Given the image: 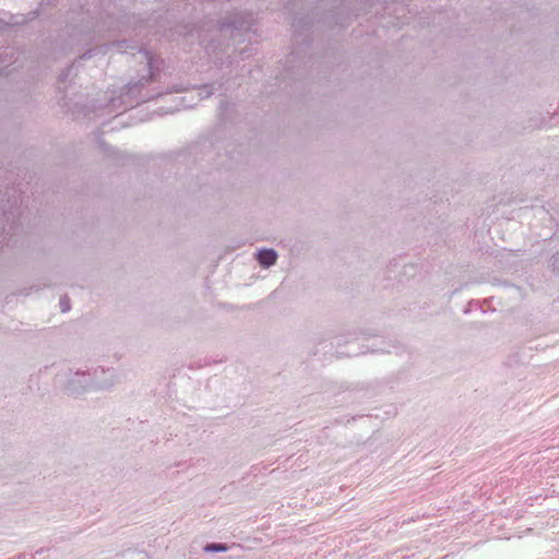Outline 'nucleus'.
Instances as JSON below:
<instances>
[{
  "instance_id": "2",
  "label": "nucleus",
  "mask_w": 559,
  "mask_h": 559,
  "mask_svg": "<svg viewBox=\"0 0 559 559\" xmlns=\"http://www.w3.org/2000/svg\"><path fill=\"white\" fill-rule=\"evenodd\" d=\"M257 260L262 267H270L277 261V252L274 249H260L257 254Z\"/></svg>"
},
{
  "instance_id": "7",
  "label": "nucleus",
  "mask_w": 559,
  "mask_h": 559,
  "mask_svg": "<svg viewBox=\"0 0 559 559\" xmlns=\"http://www.w3.org/2000/svg\"><path fill=\"white\" fill-rule=\"evenodd\" d=\"M60 305H61L62 312H66L69 310V306L63 299L60 300Z\"/></svg>"
},
{
  "instance_id": "1",
  "label": "nucleus",
  "mask_w": 559,
  "mask_h": 559,
  "mask_svg": "<svg viewBox=\"0 0 559 559\" xmlns=\"http://www.w3.org/2000/svg\"><path fill=\"white\" fill-rule=\"evenodd\" d=\"M117 379L114 370L95 369L93 373L85 371H70L64 386L67 394L79 396L87 392L110 390Z\"/></svg>"
},
{
  "instance_id": "8",
  "label": "nucleus",
  "mask_w": 559,
  "mask_h": 559,
  "mask_svg": "<svg viewBox=\"0 0 559 559\" xmlns=\"http://www.w3.org/2000/svg\"><path fill=\"white\" fill-rule=\"evenodd\" d=\"M180 100H181V107H182V108H189V107H191V106H192V105H190V104H186V103H185V102H186V97H181V98H180Z\"/></svg>"
},
{
  "instance_id": "3",
  "label": "nucleus",
  "mask_w": 559,
  "mask_h": 559,
  "mask_svg": "<svg viewBox=\"0 0 559 559\" xmlns=\"http://www.w3.org/2000/svg\"><path fill=\"white\" fill-rule=\"evenodd\" d=\"M229 549L226 544L211 543L206 544L203 548L205 552H225Z\"/></svg>"
},
{
  "instance_id": "10",
  "label": "nucleus",
  "mask_w": 559,
  "mask_h": 559,
  "mask_svg": "<svg viewBox=\"0 0 559 559\" xmlns=\"http://www.w3.org/2000/svg\"><path fill=\"white\" fill-rule=\"evenodd\" d=\"M71 70H72V69H71V68H69V69L67 70V73L64 74V76H67V75L71 72Z\"/></svg>"
},
{
  "instance_id": "6",
  "label": "nucleus",
  "mask_w": 559,
  "mask_h": 559,
  "mask_svg": "<svg viewBox=\"0 0 559 559\" xmlns=\"http://www.w3.org/2000/svg\"><path fill=\"white\" fill-rule=\"evenodd\" d=\"M142 55H143V58L146 60V63H147V66H148V69H151V64H152V59H151V57L148 56V53H147V52H143Z\"/></svg>"
},
{
  "instance_id": "5",
  "label": "nucleus",
  "mask_w": 559,
  "mask_h": 559,
  "mask_svg": "<svg viewBox=\"0 0 559 559\" xmlns=\"http://www.w3.org/2000/svg\"><path fill=\"white\" fill-rule=\"evenodd\" d=\"M151 78H152V73L150 72L148 76H142V79L135 85H138V84L143 85L145 83H148Z\"/></svg>"
},
{
  "instance_id": "4",
  "label": "nucleus",
  "mask_w": 559,
  "mask_h": 559,
  "mask_svg": "<svg viewBox=\"0 0 559 559\" xmlns=\"http://www.w3.org/2000/svg\"><path fill=\"white\" fill-rule=\"evenodd\" d=\"M199 91H200L199 96L201 98H207L213 94L214 87H213V84H206V85H203L202 87H200Z\"/></svg>"
},
{
  "instance_id": "9",
  "label": "nucleus",
  "mask_w": 559,
  "mask_h": 559,
  "mask_svg": "<svg viewBox=\"0 0 559 559\" xmlns=\"http://www.w3.org/2000/svg\"><path fill=\"white\" fill-rule=\"evenodd\" d=\"M124 44H126V41H118V43H116L115 45H117L118 47H123V46H124Z\"/></svg>"
}]
</instances>
